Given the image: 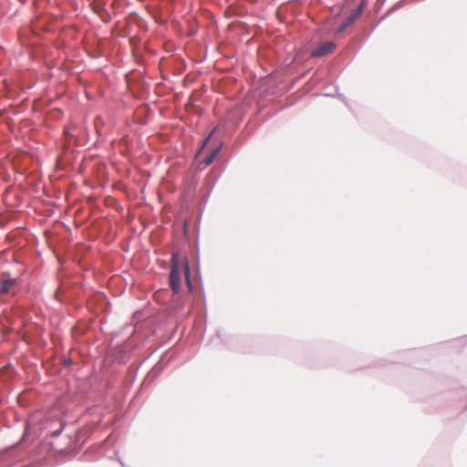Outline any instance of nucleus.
Masks as SVG:
<instances>
[{"label": "nucleus", "instance_id": "2", "mask_svg": "<svg viewBox=\"0 0 467 467\" xmlns=\"http://www.w3.org/2000/svg\"><path fill=\"white\" fill-rule=\"evenodd\" d=\"M336 49V44L333 42H324L319 45L316 49H314L311 53L313 57H324L328 54H331Z\"/></svg>", "mask_w": 467, "mask_h": 467}, {"label": "nucleus", "instance_id": "6", "mask_svg": "<svg viewBox=\"0 0 467 467\" xmlns=\"http://www.w3.org/2000/svg\"><path fill=\"white\" fill-rule=\"evenodd\" d=\"M209 136H211V134H210ZM209 138H210V137L206 138V140H204L203 145H204V144L209 140Z\"/></svg>", "mask_w": 467, "mask_h": 467}, {"label": "nucleus", "instance_id": "3", "mask_svg": "<svg viewBox=\"0 0 467 467\" xmlns=\"http://www.w3.org/2000/svg\"><path fill=\"white\" fill-rule=\"evenodd\" d=\"M16 284V279L5 276L0 277V294H6Z\"/></svg>", "mask_w": 467, "mask_h": 467}, {"label": "nucleus", "instance_id": "4", "mask_svg": "<svg viewBox=\"0 0 467 467\" xmlns=\"http://www.w3.org/2000/svg\"><path fill=\"white\" fill-rule=\"evenodd\" d=\"M218 151L219 149H215L208 156H206L203 160L204 164L210 165L213 161L215 156L218 154Z\"/></svg>", "mask_w": 467, "mask_h": 467}, {"label": "nucleus", "instance_id": "1", "mask_svg": "<svg viewBox=\"0 0 467 467\" xmlns=\"http://www.w3.org/2000/svg\"><path fill=\"white\" fill-rule=\"evenodd\" d=\"M185 280L188 291L192 290V285L191 282V270L187 259L183 258L182 261L176 254L171 257V266L170 273V285L174 294L179 293L182 281Z\"/></svg>", "mask_w": 467, "mask_h": 467}, {"label": "nucleus", "instance_id": "5", "mask_svg": "<svg viewBox=\"0 0 467 467\" xmlns=\"http://www.w3.org/2000/svg\"><path fill=\"white\" fill-rule=\"evenodd\" d=\"M357 16H358V14L350 16L347 19L346 23H345L344 25H342V26H341V27H340V31L345 30V29H346L349 25H351V24L355 21V19L357 18Z\"/></svg>", "mask_w": 467, "mask_h": 467}]
</instances>
